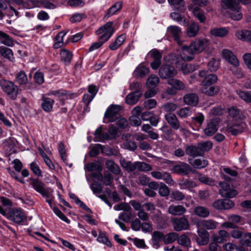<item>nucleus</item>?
<instances>
[{
  "label": "nucleus",
  "instance_id": "10",
  "mask_svg": "<svg viewBox=\"0 0 251 251\" xmlns=\"http://www.w3.org/2000/svg\"><path fill=\"white\" fill-rule=\"evenodd\" d=\"M220 120L219 118L211 119L204 129V132L208 136L213 135L218 130Z\"/></svg>",
  "mask_w": 251,
  "mask_h": 251
},
{
  "label": "nucleus",
  "instance_id": "42",
  "mask_svg": "<svg viewBox=\"0 0 251 251\" xmlns=\"http://www.w3.org/2000/svg\"><path fill=\"white\" fill-rule=\"evenodd\" d=\"M0 54L4 58L13 61L14 58L12 50L5 47H0Z\"/></svg>",
  "mask_w": 251,
  "mask_h": 251
},
{
  "label": "nucleus",
  "instance_id": "11",
  "mask_svg": "<svg viewBox=\"0 0 251 251\" xmlns=\"http://www.w3.org/2000/svg\"><path fill=\"white\" fill-rule=\"evenodd\" d=\"M176 74V70L174 67L167 65L162 66L159 70V75L162 79L173 77Z\"/></svg>",
  "mask_w": 251,
  "mask_h": 251
},
{
  "label": "nucleus",
  "instance_id": "39",
  "mask_svg": "<svg viewBox=\"0 0 251 251\" xmlns=\"http://www.w3.org/2000/svg\"><path fill=\"white\" fill-rule=\"evenodd\" d=\"M200 27L198 24L192 23L188 25L187 28V35L188 37H193L197 35L199 30Z\"/></svg>",
  "mask_w": 251,
  "mask_h": 251
},
{
  "label": "nucleus",
  "instance_id": "44",
  "mask_svg": "<svg viewBox=\"0 0 251 251\" xmlns=\"http://www.w3.org/2000/svg\"><path fill=\"white\" fill-rule=\"evenodd\" d=\"M159 79L157 75H151L148 78L146 84L148 87L151 89H153L159 83Z\"/></svg>",
  "mask_w": 251,
  "mask_h": 251
},
{
  "label": "nucleus",
  "instance_id": "1",
  "mask_svg": "<svg viewBox=\"0 0 251 251\" xmlns=\"http://www.w3.org/2000/svg\"><path fill=\"white\" fill-rule=\"evenodd\" d=\"M208 41L205 38L195 39L189 47L183 46L180 53L181 58L185 61H191L194 58V53L202 52L207 47Z\"/></svg>",
  "mask_w": 251,
  "mask_h": 251
},
{
  "label": "nucleus",
  "instance_id": "22",
  "mask_svg": "<svg viewBox=\"0 0 251 251\" xmlns=\"http://www.w3.org/2000/svg\"><path fill=\"white\" fill-rule=\"evenodd\" d=\"M194 213L199 217L207 218L210 215V211L208 208L205 206L197 205L193 209Z\"/></svg>",
  "mask_w": 251,
  "mask_h": 251
},
{
  "label": "nucleus",
  "instance_id": "43",
  "mask_svg": "<svg viewBox=\"0 0 251 251\" xmlns=\"http://www.w3.org/2000/svg\"><path fill=\"white\" fill-rule=\"evenodd\" d=\"M226 13L231 19L235 21L240 20L243 17L242 13L241 11V7L237 9L227 11Z\"/></svg>",
  "mask_w": 251,
  "mask_h": 251
},
{
  "label": "nucleus",
  "instance_id": "6",
  "mask_svg": "<svg viewBox=\"0 0 251 251\" xmlns=\"http://www.w3.org/2000/svg\"><path fill=\"white\" fill-rule=\"evenodd\" d=\"M199 76L201 78L200 85L202 87L209 86L216 82L217 76L213 74H208L205 70H201L199 73Z\"/></svg>",
  "mask_w": 251,
  "mask_h": 251
},
{
  "label": "nucleus",
  "instance_id": "9",
  "mask_svg": "<svg viewBox=\"0 0 251 251\" xmlns=\"http://www.w3.org/2000/svg\"><path fill=\"white\" fill-rule=\"evenodd\" d=\"M7 219L15 223L20 224L25 219V216L22 211L12 208L8 210Z\"/></svg>",
  "mask_w": 251,
  "mask_h": 251
},
{
  "label": "nucleus",
  "instance_id": "16",
  "mask_svg": "<svg viewBox=\"0 0 251 251\" xmlns=\"http://www.w3.org/2000/svg\"><path fill=\"white\" fill-rule=\"evenodd\" d=\"M184 102L188 105L196 106L199 102V97L196 93H188L183 98Z\"/></svg>",
  "mask_w": 251,
  "mask_h": 251
},
{
  "label": "nucleus",
  "instance_id": "30",
  "mask_svg": "<svg viewBox=\"0 0 251 251\" xmlns=\"http://www.w3.org/2000/svg\"><path fill=\"white\" fill-rule=\"evenodd\" d=\"M223 7L227 11L237 9L240 7V4L236 0H223Z\"/></svg>",
  "mask_w": 251,
  "mask_h": 251
},
{
  "label": "nucleus",
  "instance_id": "29",
  "mask_svg": "<svg viewBox=\"0 0 251 251\" xmlns=\"http://www.w3.org/2000/svg\"><path fill=\"white\" fill-rule=\"evenodd\" d=\"M117 136V128L113 125H110L108 132L104 133V139L105 140H112L116 139Z\"/></svg>",
  "mask_w": 251,
  "mask_h": 251
},
{
  "label": "nucleus",
  "instance_id": "47",
  "mask_svg": "<svg viewBox=\"0 0 251 251\" xmlns=\"http://www.w3.org/2000/svg\"><path fill=\"white\" fill-rule=\"evenodd\" d=\"M53 103V100L49 98H43L42 107L45 111L50 112L52 110Z\"/></svg>",
  "mask_w": 251,
  "mask_h": 251
},
{
  "label": "nucleus",
  "instance_id": "41",
  "mask_svg": "<svg viewBox=\"0 0 251 251\" xmlns=\"http://www.w3.org/2000/svg\"><path fill=\"white\" fill-rule=\"evenodd\" d=\"M0 42L9 47H12L13 45V41L12 39L6 33L0 30Z\"/></svg>",
  "mask_w": 251,
  "mask_h": 251
},
{
  "label": "nucleus",
  "instance_id": "46",
  "mask_svg": "<svg viewBox=\"0 0 251 251\" xmlns=\"http://www.w3.org/2000/svg\"><path fill=\"white\" fill-rule=\"evenodd\" d=\"M228 31L226 28H216L210 30L211 35L219 37H223L228 34Z\"/></svg>",
  "mask_w": 251,
  "mask_h": 251
},
{
  "label": "nucleus",
  "instance_id": "56",
  "mask_svg": "<svg viewBox=\"0 0 251 251\" xmlns=\"http://www.w3.org/2000/svg\"><path fill=\"white\" fill-rule=\"evenodd\" d=\"M181 69L183 74H187L195 71L196 68L195 66L189 63H184L181 65Z\"/></svg>",
  "mask_w": 251,
  "mask_h": 251
},
{
  "label": "nucleus",
  "instance_id": "49",
  "mask_svg": "<svg viewBox=\"0 0 251 251\" xmlns=\"http://www.w3.org/2000/svg\"><path fill=\"white\" fill-rule=\"evenodd\" d=\"M86 169L89 172H92L94 171H101L102 170V167L100 162H92L88 163L86 166Z\"/></svg>",
  "mask_w": 251,
  "mask_h": 251
},
{
  "label": "nucleus",
  "instance_id": "3",
  "mask_svg": "<svg viewBox=\"0 0 251 251\" xmlns=\"http://www.w3.org/2000/svg\"><path fill=\"white\" fill-rule=\"evenodd\" d=\"M122 167L128 172H133L137 174L138 172H148L152 170L151 166L145 162L136 161L132 162L124 158L120 160Z\"/></svg>",
  "mask_w": 251,
  "mask_h": 251
},
{
  "label": "nucleus",
  "instance_id": "36",
  "mask_svg": "<svg viewBox=\"0 0 251 251\" xmlns=\"http://www.w3.org/2000/svg\"><path fill=\"white\" fill-rule=\"evenodd\" d=\"M126 39V37L125 35L122 34L119 36L114 42L109 45V49L112 50H116L124 43Z\"/></svg>",
  "mask_w": 251,
  "mask_h": 251
},
{
  "label": "nucleus",
  "instance_id": "51",
  "mask_svg": "<svg viewBox=\"0 0 251 251\" xmlns=\"http://www.w3.org/2000/svg\"><path fill=\"white\" fill-rule=\"evenodd\" d=\"M60 56L62 60H63L65 64H68L72 59L73 54L72 52L69 50H64L60 52Z\"/></svg>",
  "mask_w": 251,
  "mask_h": 251
},
{
  "label": "nucleus",
  "instance_id": "63",
  "mask_svg": "<svg viewBox=\"0 0 251 251\" xmlns=\"http://www.w3.org/2000/svg\"><path fill=\"white\" fill-rule=\"evenodd\" d=\"M113 181L112 175L108 172L104 173V177L103 180V184L105 185H110Z\"/></svg>",
  "mask_w": 251,
  "mask_h": 251
},
{
  "label": "nucleus",
  "instance_id": "15",
  "mask_svg": "<svg viewBox=\"0 0 251 251\" xmlns=\"http://www.w3.org/2000/svg\"><path fill=\"white\" fill-rule=\"evenodd\" d=\"M229 238V233L224 229L219 230L217 234H214L211 237L212 241L218 243H223L226 242L227 239Z\"/></svg>",
  "mask_w": 251,
  "mask_h": 251
},
{
  "label": "nucleus",
  "instance_id": "59",
  "mask_svg": "<svg viewBox=\"0 0 251 251\" xmlns=\"http://www.w3.org/2000/svg\"><path fill=\"white\" fill-rule=\"evenodd\" d=\"M171 198L175 201H182L185 198V195L178 190L173 191L171 193Z\"/></svg>",
  "mask_w": 251,
  "mask_h": 251
},
{
  "label": "nucleus",
  "instance_id": "37",
  "mask_svg": "<svg viewBox=\"0 0 251 251\" xmlns=\"http://www.w3.org/2000/svg\"><path fill=\"white\" fill-rule=\"evenodd\" d=\"M199 237L197 239V243L201 246L207 245L209 242V233L205 231H199Z\"/></svg>",
  "mask_w": 251,
  "mask_h": 251
},
{
  "label": "nucleus",
  "instance_id": "20",
  "mask_svg": "<svg viewBox=\"0 0 251 251\" xmlns=\"http://www.w3.org/2000/svg\"><path fill=\"white\" fill-rule=\"evenodd\" d=\"M167 32L172 35L178 44L181 45V42L179 39V37L182 32L181 28L179 27L176 25H171L168 27Z\"/></svg>",
  "mask_w": 251,
  "mask_h": 251
},
{
  "label": "nucleus",
  "instance_id": "27",
  "mask_svg": "<svg viewBox=\"0 0 251 251\" xmlns=\"http://www.w3.org/2000/svg\"><path fill=\"white\" fill-rule=\"evenodd\" d=\"M169 4L175 10L183 12L185 10V2L183 0H168Z\"/></svg>",
  "mask_w": 251,
  "mask_h": 251
},
{
  "label": "nucleus",
  "instance_id": "32",
  "mask_svg": "<svg viewBox=\"0 0 251 251\" xmlns=\"http://www.w3.org/2000/svg\"><path fill=\"white\" fill-rule=\"evenodd\" d=\"M150 73V68L140 64L134 71L136 76L140 77H144Z\"/></svg>",
  "mask_w": 251,
  "mask_h": 251
},
{
  "label": "nucleus",
  "instance_id": "23",
  "mask_svg": "<svg viewBox=\"0 0 251 251\" xmlns=\"http://www.w3.org/2000/svg\"><path fill=\"white\" fill-rule=\"evenodd\" d=\"M201 91L208 96L213 97L218 94L220 87L218 86H205L201 88Z\"/></svg>",
  "mask_w": 251,
  "mask_h": 251
},
{
  "label": "nucleus",
  "instance_id": "62",
  "mask_svg": "<svg viewBox=\"0 0 251 251\" xmlns=\"http://www.w3.org/2000/svg\"><path fill=\"white\" fill-rule=\"evenodd\" d=\"M195 16L200 21L201 23H204L205 20V17L203 13L200 10L198 7H196L193 10Z\"/></svg>",
  "mask_w": 251,
  "mask_h": 251
},
{
  "label": "nucleus",
  "instance_id": "4",
  "mask_svg": "<svg viewBox=\"0 0 251 251\" xmlns=\"http://www.w3.org/2000/svg\"><path fill=\"white\" fill-rule=\"evenodd\" d=\"M0 86L11 100H15L17 99L20 89L13 81L1 79L0 80Z\"/></svg>",
  "mask_w": 251,
  "mask_h": 251
},
{
  "label": "nucleus",
  "instance_id": "48",
  "mask_svg": "<svg viewBox=\"0 0 251 251\" xmlns=\"http://www.w3.org/2000/svg\"><path fill=\"white\" fill-rule=\"evenodd\" d=\"M202 155L204 154V152L208 151L213 147V144L211 141H207L199 143L198 144Z\"/></svg>",
  "mask_w": 251,
  "mask_h": 251
},
{
  "label": "nucleus",
  "instance_id": "26",
  "mask_svg": "<svg viewBox=\"0 0 251 251\" xmlns=\"http://www.w3.org/2000/svg\"><path fill=\"white\" fill-rule=\"evenodd\" d=\"M164 235L163 232L154 231L152 234V244L155 248L160 247L159 243L163 240L164 241Z\"/></svg>",
  "mask_w": 251,
  "mask_h": 251
},
{
  "label": "nucleus",
  "instance_id": "5",
  "mask_svg": "<svg viewBox=\"0 0 251 251\" xmlns=\"http://www.w3.org/2000/svg\"><path fill=\"white\" fill-rule=\"evenodd\" d=\"M30 184L36 191L40 193L44 197L46 198H50V188H46L45 184L38 179H30Z\"/></svg>",
  "mask_w": 251,
  "mask_h": 251
},
{
  "label": "nucleus",
  "instance_id": "58",
  "mask_svg": "<svg viewBox=\"0 0 251 251\" xmlns=\"http://www.w3.org/2000/svg\"><path fill=\"white\" fill-rule=\"evenodd\" d=\"M177 242L181 246L188 247L190 244V240L186 235L182 234L178 237Z\"/></svg>",
  "mask_w": 251,
  "mask_h": 251
},
{
  "label": "nucleus",
  "instance_id": "13",
  "mask_svg": "<svg viewBox=\"0 0 251 251\" xmlns=\"http://www.w3.org/2000/svg\"><path fill=\"white\" fill-rule=\"evenodd\" d=\"M172 171L173 173L181 175H187L189 172L192 171L191 167L187 163H182L174 166Z\"/></svg>",
  "mask_w": 251,
  "mask_h": 251
},
{
  "label": "nucleus",
  "instance_id": "55",
  "mask_svg": "<svg viewBox=\"0 0 251 251\" xmlns=\"http://www.w3.org/2000/svg\"><path fill=\"white\" fill-rule=\"evenodd\" d=\"M239 97L248 103H251V91H241L237 92Z\"/></svg>",
  "mask_w": 251,
  "mask_h": 251
},
{
  "label": "nucleus",
  "instance_id": "34",
  "mask_svg": "<svg viewBox=\"0 0 251 251\" xmlns=\"http://www.w3.org/2000/svg\"><path fill=\"white\" fill-rule=\"evenodd\" d=\"M189 163L195 168L202 169L206 167L208 162L205 159H196L194 160L189 159Z\"/></svg>",
  "mask_w": 251,
  "mask_h": 251
},
{
  "label": "nucleus",
  "instance_id": "31",
  "mask_svg": "<svg viewBox=\"0 0 251 251\" xmlns=\"http://www.w3.org/2000/svg\"><path fill=\"white\" fill-rule=\"evenodd\" d=\"M185 152L187 155L193 157L202 156L198 145L197 146H189L187 147Z\"/></svg>",
  "mask_w": 251,
  "mask_h": 251
},
{
  "label": "nucleus",
  "instance_id": "24",
  "mask_svg": "<svg viewBox=\"0 0 251 251\" xmlns=\"http://www.w3.org/2000/svg\"><path fill=\"white\" fill-rule=\"evenodd\" d=\"M200 226L207 230L215 229L217 228L218 223L213 219L202 220L199 223Z\"/></svg>",
  "mask_w": 251,
  "mask_h": 251
},
{
  "label": "nucleus",
  "instance_id": "50",
  "mask_svg": "<svg viewBox=\"0 0 251 251\" xmlns=\"http://www.w3.org/2000/svg\"><path fill=\"white\" fill-rule=\"evenodd\" d=\"M198 179L201 183L209 185L210 186H213L215 185V181L214 180L210 177H208L202 174H199L198 176Z\"/></svg>",
  "mask_w": 251,
  "mask_h": 251
},
{
  "label": "nucleus",
  "instance_id": "52",
  "mask_svg": "<svg viewBox=\"0 0 251 251\" xmlns=\"http://www.w3.org/2000/svg\"><path fill=\"white\" fill-rule=\"evenodd\" d=\"M178 235L176 232H171L164 236V242L165 244H170L177 239Z\"/></svg>",
  "mask_w": 251,
  "mask_h": 251
},
{
  "label": "nucleus",
  "instance_id": "12",
  "mask_svg": "<svg viewBox=\"0 0 251 251\" xmlns=\"http://www.w3.org/2000/svg\"><path fill=\"white\" fill-rule=\"evenodd\" d=\"M98 90V88L95 85H90L88 86V91L90 95L85 94L82 99V101L87 108H88L89 104L97 94Z\"/></svg>",
  "mask_w": 251,
  "mask_h": 251
},
{
  "label": "nucleus",
  "instance_id": "38",
  "mask_svg": "<svg viewBox=\"0 0 251 251\" xmlns=\"http://www.w3.org/2000/svg\"><path fill=\"white\" fill-rule=\"evenodd\" d=\"M122 6L123 4L121 1L116 2L108 10L106 15L104 16V18L107 19L115 14L117 11H120L122 9Z\"/></svg>",
  "mask_w": 251,
  "mask_h": 251
},
{
  "label": "nucleus",
  "instance_id": "35",
  "mask_svg": "<svg viewBox=\"0 0 251 251\" xmlns=\"http://www.w3.org/2000/svg\"><path fill=\"white\" fill-rule=\"evenodd\" d=\"M106 168L112 173L119 175L121 173V169L119 166L111 160H107L105 162Z\"/></svg>",
  "mask_w": 251,
  "mask_h": 251
},
{
  "label": "nucleus",
  "instance_id": "33",
  "mask_svg": "<svg viewBox=\"0 0 251 251\" xmlns=\"http://www.w3.org/2000/svg\"><path fill=\"white\" fill-rule=\"evenodd\" d=\"M15 81L19 86L25 85L27 83L28 78L25 73L24 71H21L16 74Z\"/></svg>",
  "mask_w": 251,
  "mask_h": 251
},
{
  "label": "nucleus",
  "instance_id": "54",
  "mask_svg": "<svg viewBox=\"0 0 251 251\" xmlns=\"http://www.w3.org/2000/svg\"><path fill=\"white\" fill-rule=\"evenodd\" d=\"M244 233V232L237 226L229 233V236L230 235L231 237L236 239H240L243 236Z\"/></svg>",
  "mask_w": 251,
  "mask_h": 251
},
{
  "label": "nucleus",
  "instance_id": "40",
  "mask_svg": "<svg viewBox=\"0 0 251 251\" xmlns=\"http://www.w3.org/2000/svg\"><path fill=\"white\" fill-rule=\"evenodd\" d=\"M236 37L241 40L246 41L251 44V31L249 30H241L235 34Z\"/></svg>",
  "mask_w": 251,
  "mask_h": 251
},
{
  "label": "nucleus",
  "instance_id": "18",
  "mask_svg": "<svg viewBox=\"0 0 251 251\" xmlns=\"http://www.w3.org/2000/svg\"><path fill=\"white\" fill-rule=\"evenodd\" d=\"M224 58L230 64L237 67L239 62L236 56L230 51L228 50L225 49L222 51Z\"/></svg>",
  "mask_w": 251,
  "mask_h": 251
},
{
  "label": "nucleus",
  "instance_id": "21",
  "mask_svg": "<svg viewBox=\"0 0 251 251\" xmlns=\"http://www.w3.org/2000/svg\"><path fill=\"white\" fill-rule=\"evenodd\" d=\"M245 126V124L244 123L228 125L226 131L230 132L233 135H236L243 132Z\"/></svg>",
  "mask_w": 251,
  "mask_h": 251
},
{
  "label": "nucleus",
  "instance_id": "64",
  "mask_svg": "<svg viewBox=\"0 0 251 251\" xmlns=\"http://www.w3.org/2000/svg\"><path fill=\"white\" fill-rule=\"evenodd\" d=\"M157 102L154 99H149L144 102V106L146 109H151L156 107Z\"/></svg>",
  "mask_w": 251,
  "mask_h": 251
},
{
  "label": "nucleus",
  "instance_id": "53",
  "mask_svg": "<svg viewBox=\"0 0 251 251\" xmlns=\"http://www.w3.org/2000/svg\"><path fill=\"white\" fill-rule=\"evenodd\" d=\"M220 194L222 197L231 198L234 197L237 194V192L234 190H227L223 188L220 190Z\"/></svg>",
  "mask_w": 251,
  "mask_h": 251
},
{
  "label": "nucleus",
  "instance_id": "28",
  "mask_svg": "<svg viewBox=\"0 0 251 251\" xmlns=\"http://www.w3.org/2000/svg\"><path fill=\"white\" fill-rule=\"evenodd\" d=\"M167 83L169 85L176 89V91H182L186 88L185 84L182 81L177 79H169Z\"/></svg>",
  "mask_w": 251,
  "mask_h": 251
},
{
  "label": "nucleus",
  "instance_id": "60",
  "mask_svg": "<svg viewBox=\"0 0 251 251\" xmlns=\"http://www.w3.org/2000/svg\"><path fill=\"white\" fill-rule=\"evenodd\" d=\"M163 108L165 112L170 113L176 109L177 105L173 102H168L163 105Z\"/></svg>",
  "mask_w": 251,
  "mask_h": 251
},
{
  "label": "nucleus",
  "instance_id": "45",
  "mask_svg": "<svg viewBox=\"0 0 251 251\" xmlns=\"http://www.w3.org/2000/svg\"><path fill=\"white\" fill-rule=\"evenodd\" d=\"M181 189H190L196 186V184L193 181L188 179H182L178 183Z\"/></svg>",
  "mask_w": 251,
  "mask_h": 251
},
{
  "label": "nucleus",
  "instance_id": "19",
  "mask_svg": "<svg viewBox=\"0 0 251 251\" xmlns=\"http://www.w3.org/2000/svg\"><path fill=\"white\" fill-rule=\"evenodd\" d=\"M143 91H134L128 94L126 98V102L129 105H133L137 102L142 96Z\"/></svg>",
  "mask_w": 251,
  "mask_h": 251
},
{
  "label": "nucleus",
  "instance_id": "2",
  "mask_svg": "<svg viewBox=\"0 0 251 251\" xmlns=\"http://www.w3.org/2000/svg\"><path fill=\"white\" fill-rule=\"evenodd\" d=\"M114 31L113 22H109L99 28L96 31L97 35L102 34L100 36L99 41L93 43L89 48V51H92L100 47L104 43L109 40Z\"/></svg>",
  "mask_w": 251,
  "mask_h": 251
},
{
  "label": "nucleus",
  "instance_id": "8",
  "mask_svg": "<svg viewBox=\"0 0 251 251\" xmlns=\"http://www.w3.org/2000/svg\"><path fill=\"white\" fill-rule=\"evenodd\" d=\"M122 107L119 105H110L104 114V118L108 119L109 122H113L117 120L119 116V112Z\"/></svg>",
  "mask_w": 251,
  "mask_h": 251
},
{
  "label": "nucleus",
  "instance_id": "7",
  "mask_svg": "<svg viewBox=\"0 0 251 251\" xmlns=\"http://www.w3.org/2000/svg\"><path fill=\"white\" fill-rule=\"evenodd\" d=\"M171 222L173 228L176 231L187 230L190 228L188 220L185 217L172 218Z\"/></svg>",
  "mask_w": 251,
  "mask_h": 251
},
{
  "label": "nucleus",
  "instance_id": "57",
  "mask_svg": "<svg viewBox=\"0 0 251 251\" xmlns=\"http://www.w3.org/2000/svg\"><path fill=\"white\" fill-rule=\"evenodd\" d=\"M170 189L169 187L164 183H161L160 186L158 188V193L161 197H167L170 194Z\"/></svg>",
  "mask_w": 251,
  "mask_h": 251
},
{
  "label": "nucleus",
  "instance_id": "61",
  "mask_svg": "<svg viewBox=\"0 0 251 251\" xmlns=\"http://www.w3.org/2000/svg\"><path fill=\"white\" fill-rule=\"evenodd\" d=\"M191 111L190 108L186 107L181 108L177 112V114L182 118H185L190 115Z\"/></svg>",
  "mask_w": 251,
  "mask_h": 251
},
{
  "label": "nucleus",
  "instance_id": "25",
  "mask_svg": "<svg viewBox=\"0 0 251 251\" xmlns=\"http://www.w3.org/2000/svg\"><path fill=\"white\" fill-rule=\"evenodd\" d=\"M160 130L162 132L161 137L163 139L169 141H171L173 140V131L168 126L164 125L160 128Z\"/></svg>",
  "mask_w": 251,
  "mask_h": 251
},
{
  "label": "nucleus",
  "instance_id": "17",
  "mask_svg": "<svg viewBox=\"0 0 251 251\" xmlns=\"http://www.w3.org/2000/svg\"><path fill=\"white\" fill-rule=\"evenodd\" d=\"M186 209L181 205H170L167 209V212L174 216H180L185 213Z\"/></svg>",
  "mask_w": 251,
  "mask_h": 251
},
{
  "label": "nucleus",
  "instance_id": "14",
  "mask_svg": "<svg viewBox=\"0 0 251 251\" xmlns=\"http://www.w3.org/2000/svg\"><path fill=\"white\" fill-rule=\"evenodd\" d=\"M165 119L168 124L175 130L180 128V123L176 116L172 113H167L165 115Z\"/></svg>",
  "mask_w": 251,
  "mask_h": 251
}]
</instances>
